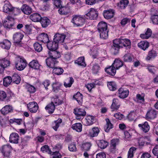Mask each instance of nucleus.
Here are the masks:
<instances>
[{
    "label": "nucleus",
    "instance_id": "26",
    "mask_svg": "<svg viewBox=\"0 0 158 158\" xmlns=\"http://www.w3.org/2000/svg\"><path fill=\"white\" fill-rule=\"evenodd\" d=\"M120 106V104L118 100L117 99H114L111 106V111H113L117 110L119 108Z\"/></svg>",
    "mask_w": 158,
    "mask_h": 158
},
{
    "label": "nucleus",
    "instance_id": "44",
    "mask_svg": "<svg viewBox=\"0 0 158 158\" xmlns=\"http://www.w3.org/2000/svg\"><path fill=\"white\" fill-rule=\"evenodd\" d=\"M73 82V78L72 77H69L65 80L64 85L66 88L70 87Z\"/></svg>",
    "mask_w": 158,
    "mask_h": 158
},
{
    "label": "nucleus",
    "instance_id": "50",
    "mask_svg": "<svg viewBox=\"0 0 158 158\" xmlns=\"http://www.w3.org/2000/svg\"><path fill=\"white\" fill-rule=\"evenodd\" d=\"M62 121V120L61 118H59L57 120L55 121L53 123L52 128L55 131H57Z\"/></svg>",
    "mask_w": 158,
    "mask_h": 158
},
{
    "label": "nucleus",
    "instance_id": "15",
    "mask_svg": "<svg viewBox=\"0 0 158 158\" xmlns=\"http://www.w3.org/2000/svg\"><path fill=\"white\" fill-rule=\"evenodd\" d=\"M19 140V136L16 133H13L10 134L9 137V142L11 143H17Z\"/></svg>",
    "mask_w": 158,
    "mask_h": 158
},
{
    "label": "nucleus",
    "instance_id": "41",
    "mask_svg": "<svg viewBox=\"0 0 158 158\" xmlns=\"http://www.w3.org/2000/svg\"><path fill=\"white\" fill-rule=\"evenodd\" d=\"M12 81V78L9 76H7L3 79V85L5 86H7L11 84Z\"/></svg>",
    "mask_w": 158,
    "mask_h": 158
},
{
    "label": "nucleus",
    "instance_id": "46",
    "mask_svg": "<svg viewBox=\"0 0 158 158\" xmlns=\"http://www.w3.org/2000/svg\"><path fill=\"white\" fill-rule=\"evenodd\" d=\"M107 85L109 89L111 91H114L116 89V85L114 81L108 82Z\"/></svg>",
    "mask_w": 158,
    "mask_h": 158
},
{
    "label": "nucleus",
    "instance_id": "34",
    "mask_svg": "<svg viewBox=\"0 0 158 158\" xmlns=\"http://www.w3.org/2000/svg\"><path fill=\"white\" fill-rule=\"evenodd\" d=\"M73 98L77 101L79 104H82L83 101V95L79 92L74 95Z\"/></svg>",
    "mask_w": 158,
    "mask_h": 158
},
{
    "label": "nucleus",
    "instance_id": "42",
    "mask_svg": "<svg viewBox=\"0 0 158 158\" xmlns=\"http://www.w3.org/2000/svg\"><path fill=\"white\" fill-rule=\"evenodd\" d=\"M97 143L98 147L103 149L106 148L108 145V143L103 140L98 141Z\"/></svg>",
    "mask_w": 158,
    "mask_h": 158
},
{
    "label": "nucleus",
    "instance_id": "38",
    "mask_svg": "<svg viewBox=\"0 0 158 158\" xmlns=\"http://www.w3.org/2000/svg\"><path fill=\"white\" fill-rule=\"evenodd\" d=\"M106 124L104 127V129L106 132H108L110 129L113 128V125L108 118H106Z\"/></svg>",
    "mask_w": 158,
    "mask_h": 158
},
{
    "label": "nucleus",
    "instance_id": "57",
    "mask_svg": "<svg viewBox=\"0 0 158 158\" xmlns=\"http://www.w3.org/2000/svg\"><path fill=\"white\" fill-rule=\"evenodd\" d=\"M33 46L35 50L38 52H40L42 50L41 45L38 42L35 43Z\"/></svg>",
    "mask_w": 158,
    "mask_h": 158
},
{
    "label": "nucleus",
    "instance_id": "36",
    "mask_svg": "<svg viewBox=\"0 0 158 158\" xmlns=\"http://www.w3.org/2000/svg\"><path fill=\"white\" fill-rule=\"evenodd\" d=\"M72 128L78 132H80L82 131V125L80 123H77L73 124Z\"/></svg>",
    "mask_w": 158,
    "mask_h": 158
},
{
    "label": "nucleus",
    "instance_id": "60",
    "mask_svg": "<svg viewBox=\"0 0 158 158\" xmlns=\"http://www.w3.org/2000/svg\"><path fill=\"white\" fill-rule=\"evenodd\" d=\"M3 25L6 28H10L14 25V23L7 21H4Z\"/></svg>",
    "mask_w": 158,
    "mask_h": 158
},
{
    "label": "nucleus",
    "instance_id": "56",
    "mask_svg": "<svg viewBox=\"0 0 158 158\" xmlns=\"http://www.w3.org/2000/svg\"><path fill=\"white\" fill-rule=\"evenodd\" d=\"M61 86L60 84L58 82H54L52 84L53 90L54 91L57 92Z\"/></svg>",
    "mask_w": 158,
    "mask_h": 158
},
{
    "label": "nucleus",
    "instance_id": "32",
    "mask_svg": "<svg viewBox=\"0 0 158 158\" xmlns=\"http://www.w3.org/2000/svg\"><path fill=\"white\" fill-rule=\"evenodd\" d=\"M112 65L116 69H118L123 65V62L118 59H115Z\"/></svg>",
    "mask_w": 158,
    "mask_h": 158
},
{
    "label": "nucleus",
    "instance_id": "40",
    "mask_svg": "<svg viewBox=\"0 0 158 158\" xmlns=\"http://www.w3.org/2000/svg\"><path fill=\"white\" fill-rule=\"evenodd\" d=\"M137 115L135 111L131 112L128 115L127 118L130 121H135L137 118Z\"/></svg>",
    "mask_w": 158,
    "mask_h": 158
},
{
    "label": "nucleus",
    "instance_id": "29",
    "mask_svg": "<svg viewBox=\"0 0 158 158\" xmlns=\"http://www.w3.org/2000/svg\"><path fill=\"white\" fill-rule=\"evenodd\" d=\"M40 21L42 26L43 27H47L51 22L49 19L46 17L41 18Z\"/></svg>",
    "mask_w": 158,
    "mask_h": 158
},
{
    "label": "nucleus",
    "instance_id": "21",
    "mask_svg": "<svg viewBox=\"0 0 158 158\" xmlns=\"http://www.w3.org/2000/svg\"><path fill=\"white\" fill-rule=\"evenodd\" d=\"M22 11L25 14L28 15L32 12V8L26 4L23 5L21 7Z\"/></svg>",
    "mask_w": 158,
    "mask_h": 158
},
{
    "label": "nucleus",
    "instance_id": "33",
    "mask_svg": "<svg viewBox=\"0 0 158 158\" xmlns=\"http://www.w3.org/2000/svg\"><path fill=\"white\" fill-rule=\"evenodd\" d=\"M152 34L151 30L148 28L146 32L144 34H142L140 35V37L143 39H146L150 37Z\"/></svg>",
    "mask_w": 158,
    "mask_h": 158
},
{
    "label": "nucleus",
    "instance_id": "58",
    "mask_svg": "<svg viewBox=\"0 0 158 158\" xmlns=\"http://www.w3.org/2000/svg\"><path fill=\"white\" fill-rule=\"evenodd\" d=\"M144 96L143 94H138L136 95V99L139 102H143L144 101Z\"/></svg>",
    "mask_w": 158,
    "mask_h": 158
},
{
    "label": "nucleus",
    "instance_id": "28",
    "mask_svg": "<svg viewBox=\"0 0 158 158\" xmlns=\"http://www.w3.org/2000/svg\"><path fill=\"white\" fill-rule=\"evenodd\" d=\"M10 63V61L8 58H4L0 60V64L5 69L9 66Z\"/></svg>",
    "mask_w": 158,
    "mask_h": 158
},
{
    "label": "nucleus",
    "instance_id": "37",
    "mask_svg": "<svg viewBox=\"0 0 158 158\" xmlns=\"http://www.w3.org/2000/svg\"><path fill=\"white\" fill-rule=\"evenodd\" d=\"M86 123L87 125H92L95 121V118L92 116L88 115L86 118Z\"/></svg>",
    "mask_w": 158,
    "mask_h": 158
},
{
    "label": "nucleus",
    "instance_id": "59",
    "mask_svg": "<svg viewBox=\"0 0 158 158\" xmlns=\"http://www.w3.org/2000/svg\"><path fill=\"white\" fill-rule=\"evenodd\" d=\"M52 102L56 106L59 105L61 103V101L58 98V97L56 96H55L52 99Z\"/></svg>",
    "mask_w": 158,
    "mask_h": 158
},
{
    "label": "nucleus",
    "instance_id": "20",
    "mask_svg": "<svg viewBox=\"0 0 158 158\" xmlns=\"http://www.w3.org/2000/svg\"><path fill=\"white\" fill-rule=\"evenodd\" d=\"M38 39L39 40L47 44L49 41L48 35L44 33L40 34L38 36Z\"/></svg>",
    "mask_w": 158,
    "mask_h": 158
},
{
    "label": "nucleus",
    "instance_id": "27",
    "mask_svg": "<svg viewBox=\"0 0 158 158\" xmlns=\"http://www.w3.org/2000/svg\"><path fill=\"white\" fill-rule=\"evenodd\" d=\"M100 132L99 128L98 127H94L90 130L89 131V135L92 137L97 136Z\"/></svg>",
    "mask_w": 158,
    "mask_h": 158
},
{
    "label": "nucleus",
    "instance_id": "47",
    "mask_svg": "<svg viewBox=\"0 0 158 158\" xmlns=\"http://www.w3.org/2000/svg\"><path fill=\"white\" fill-rule=\"evenodd\" d=\"M128 3L127 0H121L120 3L118 4V6L121 9H124L127 6Z\"/></svg>",
    "mask_w": 158,
    "mask_h": 158
},
{
    "label": "nucleus",
    "instance_id": "6",
    "mask_svg": "<svg viewBox=\"0 0 158 158\" xmlns=\"http://www.w3.org/2000/svg\"><path fill=\"white\" fill-rule=\"evenodd\" d=\"M23 36V35L21 33L17 32L14 34L13 39L16 45L21 46V40Z\"/></svg>",
    "mask_w": 158,
    "mask_h": 158
},
{
    "label": "nucleus",
    "instance_id": "31",
    "mask_svg": "<svg viewBox=\"0 0 158 158\" xmlns=\"http://www.w3.org/2000/svg\"><path fill=\"white\" fill-rule=\"evenodd\" d=\"M105 71L109 75L114 76L116 72V69L113 66L105 69Z\"/></svg>",
    "mask_w": 158,
    "mask_h": 158
},
{
    "label": "nucleus",
    "instance_id": "10",
    "mask_svg": "<svg viewBox=\"0 0 158 158\" xmlns=\"http://www.w3.org/2000/svg\"><path fill=\"white\" fill-rule=\"evenodd\" d=\"M65 37V35L64 34L56 33L54 36L53 40L57 43L59 44L64 42Z\"/></svg>",
    "mask_w": 158,
    "mask_h": 158
},
{
    "label": "nucleus",
    "instance_id": "22",
    "mask_svg": "<svg viewBox=\"0 0 158 158\" xmlns=\"http://www.w3.org/2000/svg\"><path fill=\"white\" fill-rule=\"evenodd\" d=\"M29 66L31 68L37 70L40 69L41 67L38 61L36 60H33L31 61L29 63Z\"/></svg>",
    "mask_w": 158,
    "mask_h": 158
},
{
    "label": "nucleus",
    "instance_id": "55",
    "mask_svg": "<svg viewBox=\"0 0 158 158\" xmlns=\"http://www.w3.org/2000/svg\"><path fill=\"white\" fill-rule=\"evenodd\" d=\"M92 144L90 142H85L83 143L82 145V148L84 150L88 151L89 150Z\"/></svg>",
    "mask_w": 158,
    "mask_h": 158
},
{
    "label": "nucleus",
    "instance_id": "8",
    "mask_svg": "<svg viewBox=\"0 0 158 158\" xmlns=\"http://www.w3.org/2000/svg\"><path fill=\"white\" fill-rule=\"evenodd\" d=\"M27 106L28 109L32 113H36L38 109V106L37 103L35 102L29 103Z\"/></svg>",
    "mask_w": 158,
    "mask_h": 158
},
{
    "label": "nucleus",
    "instance_id": "2",
    "mask_svg": "<svg viewBox=\"0 0 158 158\" xmlns=\"http://www.w3.org/2000/svg\"><path fill=\"white\" fill-rule=\"evenodd\" d=\"M107 23L102 21L99 22L98 25V30L100 33L101 38L106 39L108 37V31L107 29Z\"/></svg>",
    "mask_w": 158,
    "mask_h": 158
},
{
    "label": "nucleus",
    "instance_id": "54",
    "mask_svg": "<svg viewBox=\"0 0 158 158\" xmlns=\"http://www.w3.org/2000/svg\"><path fill=\"white\" fill-rule=\"evenodd\" d=\"M133 58V56L130 53H127L123 57V60L126 62H131Z\"/></svg>",
    "mask_w": 158,
    "mask_h": 158
},
{
    "label": "nucleus",
    "instance_id": "35",
    "mask_svg": "<svg viewBox=\"0 0 158 158\" xmlns=\"http://www.w3.org/2000/svg\"><path fill=\"white\" fill-rule=\"evenodd\" d=\"M148 140L150 141V139L148 137H141L138 139V143L139 146H143L145 143H147L146 141Z\"/></svg>",
    "mask_w": 158,
    "mask_h": 158
},
{
    "label": "nucleus",
    "instance_id": "5",
    "mask_svg": "<svg viewBox=\"0 0 158 158\" xmlns=\"http://www.w3.org/2000/svg\"><path fill=\"white\" fill-rule=\"evenodd\" d=\"M98 15V13L97 10L91 8L88 10L87 13L85 15V16L87 19L94 20L97 18Z\"/></svg>",
    "mask_w": 158,
    "mask_h": 158
},
{
    "label": "nucleus",
    "instance_id": "23",
    "mask_svg": "<svg viewBox=\"0 0 158 158\" xmlns=\"http://www.w3.org/2000/svg\"><path fill=\"white\" fill-rule=\"evenodd\" d=\"M138 47L143 50H145L149 46V42L146 41H142L138 44Z\"/></svg>",
    "mask_w": 158,
    "mask_h": 158
},
{
    "label": "nucleus",
    "instance_id": "11",
    "mask_svg": "<svg viewBox=\"0 0 158 158\" xmlns=\"http://www.w3.org/2000/svg\"><path fill=\"white\" fill-rule=\"evenodd\" d=\"M156 116V111L154 110L151 109L148 111L145 116V118L148 120H150L155 118Z\"/></svg>",
    "mask_w": 158,
    "mask_h": 158
},
{
    "label": "nucleus",
    "instance_id": "9",
    "mask_svg": "<svg viewBox=\"0 0 158 158\" xmlns=\"http://www.w3.org/2000/svg\"><path fill=\"white\" fill-rule=\"evenodd\" d=\"M129 94V91L123 88H120L118 91L117 94L119 98H124L128 97Z\"/></svg>",
    "mask_w": 158,
    "mask_h": 158
},
{
    "label": "nucleus",
    "instance_id": "48",
    "mask_svg": "<svg viewBox=\"0 0 158 158\" xmlns=\"http://www.w3.org/2000/svg\"><path fill=\"white\" fill-rule=\"evenodd\" d=\"M64 72V70L60 67H55L53 68V73L55 74L59 75L62 74Z\"/></svg>",
    "mask_w": 158,
    "mask_h": 158
},
{
    "label": "nucleus",
    "instance_id": "49",
    "mask_svg": "<svg viewBox=\"0 0 158 158\" xmlns=\"http://www.w3.org/2000/svg\"><path fill=\"white\" fill-rule=\"evenodd\" d=\"M99 85L98 81H96L94 83H88L86 85L85 87L88 89V91H90L92 89L94 88L96 85Z\"/></svg>",
    "mask_w": 158,
    "mask_h": 158
},
{
    "label": "nucleus",
    "instance_id": "52",
    "mask_svg": "<svg viewBox=\"0 0 158 158\" xmlns=\"http://www.w3.org/2000/svg\"><path fill=\"white\" fill-rule=\"evenodd\" d=\"M12 81L16 84H19L21 78L19 75L16 73L14 74L12 77Z\"/></svg>",
    "mask_w": 158,
    "mask_h": 158
},
{
    "label": "nucleus",
    "instance_id": "3",
    "mask_svg": "<svg viewBox=\"0 0 158 158\" xmlns=\"http://www.w3.org/2000/svg\"><path fill=\"white\" fill-rule=\"evenodd\" d=\"M27 65L26 60L23 58H18L16 62L15 65L16 69L19 71L23 70Z\"/></svg>",
    "mask_w": 158,
    "mask_h": 158
},
{
    "label": "nucleus",
    "instance_id": "18",
    "mask_svg": "<svg viewBox=\"0 0 158 158\" xmlns=\"http://www.w3.org/2000/svg\"><path fill=\"white\" fill-rule=\"evenodd\" d=\"M58 63L57 60L50 57L46 59V63L48 67L50 68H53L55 65Z\"/></svg>",
    "mask_w": 158,
    "mask_h": 158
},
{
    "label": "nucleus",
    "instance_id": "30",
    "mask_svg": "<svg viewBox=\"0 0 158 158\" xmlns=\"http://www.w3.org/2000/svg\"><path fill=\"white\" fill-rule=\"evenodd\" d=\"M30 19L32 21L37 22L40 21L41 18L40 15L37 13H33L30 16Z\"/></svg>",
    "mask_w": 158,
    "mask_h": 158
},
{
    "label": "nucleus",
    "instance_id": "64",
    "mask_svg": "<svg viewBox=\"0 0 158 158\" xmlns=\"http://www.w3.org/2000/svg\"><path fill=\"white\" fill-rule=\"evenodd\" d=\"M151 19L154 24H158V15L152 16L151 18Z\"/></svg>",
    "mask_w": 158,
    "mask_h": 158
},
{
    "label": "nucleus",
    "instance_id": "51",
    "mask_svg": "<svg viewBox=\"0 0 158 158\" xmlns=\"http://www.w3.org/2000/svg\"><path fill=\"white\" fill-rule=\"evenodd\" d=\"M76 63H78L79 65L84 67L86 66V65L85 61V58L83 56L78 58Z\"/></svg>",
    "mask_w": 158,
    "mask_h": 158
},
{
    "label": "nucleus",
    "instance_id": "19",
    "mask_svg": "<svg viewBox=\"0 0 158 158\" xmlns=\"http://www.w3.org/2000/svg\"><path fill=\"white\" fill-rule=\"evenodd\" d=\"M138 127L141 130L145 133L148 132L150 129V126L148 122L146 121L144 123L139 124Z\"/></svg>",
    "mask_w": 158,
    "mask_h": 158
},
{
    "label": "nucleus",
    "instance_id": "43",
    "mask_svg": "<svg viewBox=\"0 0 158 158\" xmlns=\"http://www.w3.org/2000/svg\"><path fill=\"white\" fill-rule=\"evenodd\" d=\"M157 56L156 52L153 50H151L149 52L148 56L146 57V60H149L151 59L154 58Z\"/></svg>",
    "mask_w": 158,
    "mask_h": 158
},
{
    "label": "nucleus",
    "instance_id": "12",
    "mask_svg": "<svg viewBox=\"0 0 158 158\" xmlns=\"http://www.w3.org/2000/svg\"><path fill=\"white\" fill-rule=\"evenodd\" d=\"M14 9V8L8 1H6L4 2L3 7V11L4 12L8 13L12 11Z\"/></svg>",
    "mask_w": 158,
    "mask_h": 158
},
{
    "label": "nucleus",
    "instance_id": "24",
    "mask_svg": "<svg viewBox=\"0 0 158 158\" xmlns=\"http://www.w3.org/2000/svg\"><path fill=\"white\" fill-rule=\"evenodd\" d=\"M11 43L10 41L5 40L0 43V46L2 48L7 50L9 49L11 46Z\"/></svg>",
    "mask_w": 158,
    "mask_h": 158
},
{
    "label": "nucleus",
    "instance_id": "39",
    "mask_svg": "<svg viewBox=\"0 0 158 158\" xmlns=\"http://www.w3.org/2000/svg\"><path fill=\"white\" fill-rule=\"evenodd\" d=\"M55 105L52 102L51 103L48 104L45 107V109L49 113H52L55 109Z\"/></svg>",
    "mask_w": 158,
    "mask_h": 158
},
{
    "label": "nucleus",
    "instance_id": "7",
    "mask_svg": "<svg viewBox=\"0 0 158 158\" xmlns=\"http://www.w3.org/2000/svg\"><path fill=\"white\" fill-rule=\"evenodd\" d=\"M73 113L76 115V118L77 119H80L86 114L85 110L83 109L79 108H75L74 110Z\"/></svg>",
    "mask_w": 158,
    "mask_h": 158
},
{
    "label": "nucleus",
    "instance_id": "16",
    "mask_svg": "<svg viewBox=\"0 0 158 158\" xmlns=\"http://www.w3.org/2000/svg\"><path fill=\"white\" fill-rule=\"evenodd\" d=\"M48 55L50 58H52L56 60L61 56V53L56 50L49 51L48 52Z\"/></svg>",
    "mask_w": 158,
    "mask_h": 158
},
{
    "label": "nucleus",
    "instance_id": "53",
    "mask_svg": "<svg viewBox=\"0 0 158 158\" xmlns=\"http://www.w3.org/2000/svg\"><path fill=\"white\" fill-rule=\"evenodd\" d=\"M136 148L135 147H132L130 148L128 152L127 158H132L134 155V153L136 151Z\"/></svg>",
    "mask_w": 158,
    "mask_h": 158
},
{
    "label": "nucleus",
    "instance_id": "45",
    "mask_svg": "<svg viewBox=\"0 0 158 158\" xmlns=\"http://www.w3.org/2000/svg\"><path fill=\"white\" fill-rule=\"evenodd\" d=\"M69 12V8L65 7H60L58 10L59 14L61 15H66Z\"/></svg>",
    "mask_w": 158,
    "mask_h": 158
},
{
    "label": "nucleus",
    "instance_id": "17",
    "mask_svg": "<svg viewBox=\"0 0 158 158\" xmlns=\"http://www.w3.org/2000/svg\"><path fill=\"white\" fill-rule=\"evenodd\" d=\"M13 111V107L10 105L5 106L1 110V113L3 115H6L9 113H11Z\"/></svg>",
    "mask_w": 158,
    "mask_h": 158
},
{
    "label": "nucleus",
    "instance_id": "25",
    "mask_svg": "<svg viewBox=\"0 0 158 158\" xmlns=\"http://www.w3.org/2000/svg\"><path fill=\"white\" fill-rule=\"evenodd\" d=\"M114 14V12L112 10H109L104 11V16L107 19H109L113 17Z\"/></svg>",
    "mask_w": 158,
    "mask_h": 158
},
{
    "label": "nucleus",
    "instance_id": "1",
    "mask_svg": "<svg viewBox=\"0 0 158 158\" xmlns=\"http://www.w3.org/2000/svg\"><path fill=\"white\" fill-rule=\"evenodd\" d=\"M130 40L127 39H118L114 40L113 41V47L112 51L115 54L118 53L120 47H131Z\"/></svg>",
    "mask_w": 158,
    "mask_h": 158
},
{
    "label": "nucleus",
    "instance_id": "14",
    "mask_svg": "<svg viewBox=\"0 0 158 158\" xmlns=\"http://www.w3.org/2000/svg\"><path fill=\"white\" fill-rule=\"evenodd\" d=\"M11 149V147L10 145H4L2 148L1 152L4 156H9Z\"/></svg>",
    "mask_w": 158,
    "mask_h": 158
},
{
    "label": "nucleus",
    "instance_id": "13",
    "mask_svg": "<svg viewBox=\"0 0 158 158\" xmlns=\"http://www.w3.org/2000/svg\"><path fill=\"white\" fill-rule=\"evenodd\" d=\"M59 46V44L55 41H49L47 43L48 48L50 51L56 50Z\"/></svg>",
    "mask_w": 158,
    "mask_h": 158
},
{
    "label": "nucleus",
    "instance_id": "4",
    "mask_svg": "<svg viewBox=\"0 0 158 158\" xmlns=\"http://www.w3.org/2000/svg\"><path fill=\"white\" fill-rule=\"evenodd\" d=\"M75 27H80L84 24L85 19L79 15L74 16L71 21Z\"/></svg>",
    "mask_w": 158,
    "mask_h": 158
},
{
    "label": "nucleus",
    "instance_id": "62",
    "mask_svg": "<svg viewBox=\"0 0 158 158\" xmlns=\"http://www.w3.org/2000/svg\"><path fill=\"white\" fill-rule=\"evenodd\" d=\"M61 155L59 152H55L51 155L50 158H61Z\"/></svg>",
    "mask_w": 158,
    "mask_h": 158
},
{
    "label": "nucleus",
    "instance_id": "63",
    "mask_svg": "<svg viewBox=\"0 0 158 158\" xmlns=\"http://www.w3.org/2000/svg\"><path fill=\"white\" fill-rule=\"evenodd\" d=\"M26 87L27 90V91L30 93H34L35 91V88L34 86L31 85H27V86Z\"/></svg>",
    "mask_w": 158,
    "mask_h": 158
},
{
    "label": "nucleus",
    "instance_id": "61",
    "mask_svg": "<svg viewBox=\"0 0 158 158\" xmlns=\"http://www.w3.org/2000/svg\"><path fill=\"white\" fill-rule=\"evenodd\" d=\"M91 51V54L92 55L93 58H95L97 56L98 53V50L97 48L96 47H93Z\"/></svg>",
    "mask_w": 158,
    "mask_h": 158
}]
</instances>
